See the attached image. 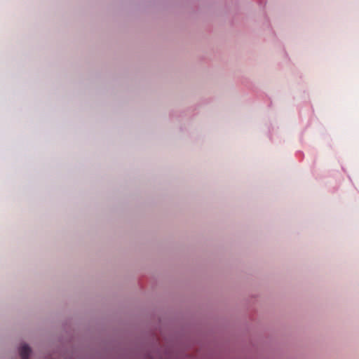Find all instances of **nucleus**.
<instances>
[{"label": "nucleus", "mask_w": 359, "mask_h": 359, "mask_svg": "<svg viewBox=\"0 0 359 359\" xmlns=\"http://www.w3.org/2000/svg\"><path fill=\"white\" fill-rule=\"evenodd\" d=\"M30 352V348L27 344H22L20 347V354L22 359H29Z\"/></svg>", "instance_id": "f257e3e1"}]
</instances>
